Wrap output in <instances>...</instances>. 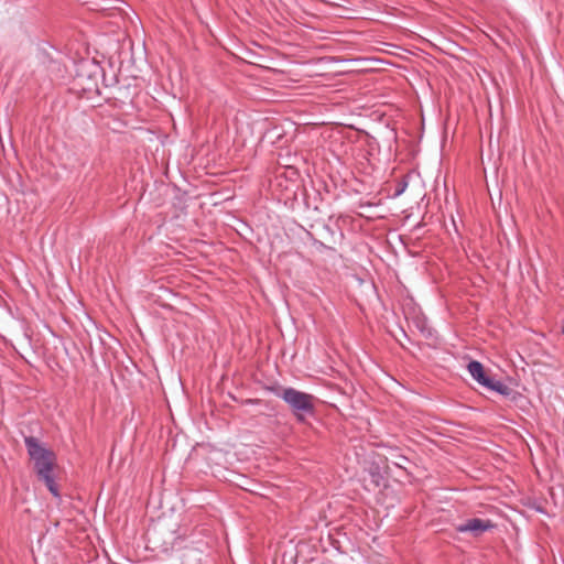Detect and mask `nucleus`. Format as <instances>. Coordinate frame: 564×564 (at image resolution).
<instances>
[{"label":"nucleus","instance_id":"1","mask_svg":"<svg viewBox=\"0 0 564 564\" xmlns=\"http://www.w3.org/2000/svg\"><path fill=\"white\" fill-rule=\"evenodd\" d=\"M24 444L30 458L34 463L37 478L45 484L54 497L59 498L58 487L53 475L55 464L54 453L44 447L34 436L24 437Z\"/></svg>","mask_w":564,"mask_h":564},{"label":"nucleus","instance_id":"2","mask_svg":"<svg viewBox=\"0 0 564 564\" xmlns=\"http://www.w3.org/2000/svg\"><path fill=\"white\" fill-rule=\"evenodd\" d=\"M292 410L297 420L302 421L304 414L314 413V397L292 387L283 388L275 392Z\"/></svg>","mask_w":564,"mask_h":564},{"label":"nucleus","instance_id":"3","mask_svg":"<svg viewBox=\"0 0 564 564\" xmlns=\"http://www.w3.org/2000/svg\"><path fill=\"white\" fill-rule=\"evenodd\" d=\"M99 73V68L96 64L89 61H80L77 68V80L78 84H82V79L84 76H87L88 85L83 86V90L85 91H97V76Z\"/></svg>","mask_w":564,"mask_h":564},{"label":"nucleus","instance_id":"4","mask_svg":"<svg viewBox=\"0 0 564 564\" xmlns=\"http://www.w3.org/2000/svg\"><path fill=\"white\" fill-rule=\"evenodd\" d=\"M495 528V524L490 520L480 518H471L456 527V531L459 533H471L475 538L481 535L484 532Z\"/></svg>","mask_w":564,"mask_h":564},{"label":"nucleus","instance_id":"5","mask_svg":"<svg viewBox=\"0 0 564 564\" xmlns=\"http://www.w3.org/2000/svg\"><path fill=\"white\" fill-rule=\"evenodd\" d=\"M467 368H468V371H469L470 376L473 377V379H475L479 384H480V381H482L485 379V377L487 376L482 364L477 360H471L468 364Z\"/></svg>","mask_w":564,"mask_h":564},{"label":"nucleus","instance_id":"6","mask_svg":"<svg viewBox=\"0 0 564 564\" xmlns=\"http://www.w3.org/2000/svg\"><path fill=\"white\" fill-rule=\"evenodd\" d=\"M491 391H495L503 397H509L511 394V389L500 380H496L491 388Z\"/></svg>","mask_w":564,"mask_h":564},{"label":"nucleus","instance_id":"7","mask_svg":"<svg viewBox=\"0 0 564 564\" xmlns=\"http://www.w3.org/2000/svg\"><path fill=\"white\" fill-rule=\"evenodd\" d=\"M393 457L394 460L392 463L394 464V466L404 469L405 464L409 462L408 457L402 454H395Z\"/></svg>","mask_w":564,"mask_h":564},{"label":"nucleus","instance_id":"8","mask_svg":"<svg viewBox=\"0 0 564 564\" xmlns=\"http://www.w3.org/2000/svg\"><path fill=\"white\" fill-rule=\"evenodd\" d=\"M370 475H371V477H372V481H373V484H375L376 486H379V485H380V481H381V479H382V476H381V474H380V471H379V468H378V467H376V468L371 469V470H370Z\"/></svg>","mask_w":564,"mask_h":564},{"label":"nucleus","instance_id":"9","mask_svg":"<svg viewBox=\"0 0 564 564\" xmlns=\"http://www.w3.org/2000/svg\"><path fill=\"white\" fill-rule=\"evenodd\" d=\"M497 379L490 377V376H486L485 379L482 381H480V386L487 388L488 390H491L494 383L496 382Z\"/></svg>","mask_w":564,"mask_h":564},{"label":"nucleus","instance_id":"10","mask_svg":"<svg viewBox=\"0 0 564 564\" xmlns=\"http://www.w3.org/2000/svg\"><path fill=\"white\" fill-rule=\"evenodd\" d=\"M408 184L405 182L399 183L395 187L394 196H400L406 188Z\"/></svg>","mask_w":564,"mask_h":564},{"label":"nucleus","instance_id":"11","mask_svg":"<svg viewBox=\"0 0 564 564\" xmlns=\"http://www.w3.org/2000/svg\"><path fill=\"white\" fill-rule=\"evenodd\" d=\"M48 67H50V69H51L52 72H54V70H58V72H59V63H58V62H56V61H51V63H50V66H48Z\"/></svg>","mask_w":564,"mask_h":564},{"label":"nucleus","instance_id":"12","mask_svg":"<svg viewBox=\"0 0 564 564\" xmlns=\"http://www.w3.org/2000/svg\"><path fill=\"white\" fill-rule=\"evenodd\" d=\"M381 106H393V105L389 104V102H382Z\"/></svg>","mask_w":564,"mask_h":564}]
</instances>
